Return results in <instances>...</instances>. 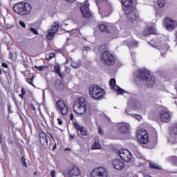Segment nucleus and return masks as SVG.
Returning a JSON list of instances; mask_svg holds the SVG:
<instances>
[{
    "label": "nucleus",
    "instance_id": "nucleus-1",
    "mask_svg": "<svg viewBox=\"0 0 177 177\" xmlns=\"http://www.w3.org/2000/svg\"><path fill=\"white\" fill-rule=\"evenodd\" d=\"M122 3L124 6L123 10L127 20L132 23V24H138L140 21V18L138 12L132 9L133 0H122Z\"/></svg>",
    "mask_w": 177,
    "mask_h": 177
},
{
    "label": "nucleus",
    "instance_id": "nucleus-2",
    "mask_svg": "<svg viewBox=\"0 0 177 177\" xmlns=\"http://www.w3.org/2000/svg\"><path fill=\"white\" fill-rule=\"evenodd\" d=\"M13 10L19 16H27L31 13L32 6L30 3L19 2L13 6Z\"/></svg>",
    "mask_w": 177,
    "mask_h": 177
},
{
    "label": "nucleus",
    "instance_id": "nucleus-3",
    "mask_svg": "<svg viewBox=\"0 0 177 177\" xmlns=\"http://www.w3.org/2000/svg\"><path fill=\"white\" fill-rule=\"evenodd\" d=\"M88 92L91 97L96 100H100L104 97V89L102 88L100 86L91 84L88 88Z\"/></svg>",
    "mask_w": 177,
    "mask_h": 177
},
{
    "label": "nucleus",
    "instance_id": "nucleus-4",
    "mask_svg": "<svg viewBox=\"0 0 177 177\" xmlns=\"http://www.w3.org/2000/svg\"><path fill=\"white\" fill-rule=\"evenodd\" d=\"M102 63L106 66V67H111L115 64V57L110 51H104L100 55Z\"/></svg>",
    "mask_w": 177,
    "mask_h": 177
},
{
    "label": "nucleus",
    "instance_id": "nucleus-5",
    "mask_svg": "<svg viewBox=\"0 0 177 177\" xmlns=\"http://www.w3.org/2000/svg\"><path fill=\"white\" fill-rule=\"evenodd\" d=\"M73 111L76 114L83 115L86 113V100L85 98L80 97L77 102L74 104Z\"/></svg>",
    "mask_w": 177,
    "mask_h": 177
},
{
    "label": "nucleus",
    "instance_id": "nucleus-6",
    "mask_svg": "<svg viewBox=\"0 0 177 177\" xmlns=\"http://www.w3.org/2000/svg\"><path fill=\"white\" fill-rule=\"evenodd\" d=\"M139 77L143 81H147L146 85L147 88H151L156 84V77L151 76L150 71L147 70L141 71Z\"/></svg>",
    "mask_w": 177,
    "mask_h": 177
},
{
    "label": "nucleus",
    "instance_id": "nucleus-7",
    "mask_svg": "<svg viewBox=\"0 0 177 177\" xmlns=\"http://www.w3.org/2000/svg\"><path fill=\"white\" fill-rule=\"evenodd\" d=\"M55 109L58 114L67 115L68 114V106L63 100H58L55 102Z\"/></svg>",
    "mask_w": 177,
    "mask_h": 177
},
{
    "label": "nucleus",
    "instance_id": "nucleus-8",
    "mask_svg": "<svg viewBox=\"0 0 177 177\" xmlns=\"http://www.w3.org/2000/svg\"><path fill=\"white\" fill-rule=\"evenodd\" d=\"M117 154L123 161L131 162L132 161V153L127 149H120L117 151Z\"/></svg>",
    "mask_w": 177,
    "mask_h": 177
},
{
    "label": "nucleus",
    "instance_id": "nucleus-9",
    "mask_svg": "<svg viewBox=\"0 0 177 177\" xmlns=\"http://www.w3.org/2000/svg\"><path fill=\"white\" fill-rule=\"evenodd\" d=\"M109 172L106 167H100L95 168L91 172V177H107Z\"/></svg>",
    "mask_w": 177,
    "mask_h": 177
},
{
    "label": "nucleus",
    "instance_id": "nucleus-10",
    "mask_svg": "<svg viewBox=\"0 0 177 177\" xmlns=\"http://www.w3.org/2000/svg\"><path fill=\"white\" fill-rule=\"evenodd\" d=\"M163 26L167 31H174L177 27V21H175L169 17H166L163 20Z\"/></svg>",
    "mask_w": 177,
    "mask_h": 177
},
{
    "label": "nucleus",
    "instance_id": "nucleus-11",
    "mask_svg": "<svg viewBox=\"0 0 177 177\" xmlns=\"http://www.w3.org/2000/svg\"><path fill=\"white\" fill-rule=\"evenodd\" d=\"M57 30H59V22H55L53 26H51V28L47 30L46 38L48 39V41H52L53 37H55V34L57 32Z\"/></svg>",
    "mask_w": 177,
    "mask_h": 177
},
{
    "label": "nucleus",
    "instance_id": "nucleus-12",
    "mask_svg": "<svg viewBox=\"0 0 177 177\" xmlns=\"http://www.w3.org/2000/svg\"><path fill=\"white\" fill-rule=\"evenodd\" d=\"M137 138L142 145H147L149 143V133L145 130H141L138 132Z\"/></svg>",
    "mask_w": 177,
    "mask_h": 177
},
{
    "label": "nucleus",
    "instance_id": "nucleus-13",
    "mask_svg": "<svg viewBox=\"0 0 177 177\" xmlns=\"http://www.w3.org/2000/svg\"><path fill=\"white\" fill-rule=\"evenodd\" d=\"M81 12L82 13L84 17L86 19H89V17H92V12L89 10V3H86L83 6L80 7Z\"/></svg>",
    "mask_w": 177,
    "mask_h": 177
},
{
    "label": "nucleus",
    "instance_id": "nucleus-14",
    "mask_svg": "<svg viewBox=\"0 0 177 177\" xmlns=\"http://www.w3.org/2000/svg\"><path fill=\"white\" fill-rule=\"evenodd\" d=\"M73 126L75 128L77 135H80V133L81 136H88V133H86V130L84 126L80 125L77 122H73Z\"/></svg>",
    "mask_w": 177,
    "mask_h": 177
},
{
    "label": "nucleus",
    "instance_id": "nucleus-15",
    "mask_svg": "<svg viewBox=\"0 0 177 177\" xmlns=\"http://www.w3.org/2000/svg\"><path fill=\"white\" fill-rule=\"evenodd\" d=\"M169 140L170 142H172V143H177V122L173 126L169 132Z\"/></svg>",
    "mask_w": 177,
    "mask_h": 177
},
{
    "label": "nucleus",
    "instance_id": "nucleus-16",
    "mask_svg": "<svg viewBox=\"0 0 177 177\" xmlns=\"http://www.w3.org/2000/svg\"><path fill=\"white\" fill-rule=\"evenodd\" d=\"M112 165L115 169H117L118 171H121L122 169H124V167H125V163L122 160L114 159L112 160Z\"/></svg>",
    "mask_w": 177,
    "mask_h": 177
},
{
    "label": "nucleus",
    "instance_id": "nucleus-17",
    "mask_svg": "<svg viewBox=\"0 0 177 177\" xmlns=\"http://www.w3.org/2000/svg\"><path fill=\"white\" fill-rule=\"evenodd\" d=\"M159 118L162 122H169L171 121V115L165 110H162L159 112Z\"/></svg>",
    "mask_w": 177,
    "mask_h": 177
},
{
    "label": "nucleus",
    "instance_id": "nucleus-18",
    "mask_svg": "<svg viewBox=\"0 0 177 177\" xmlns=\"http://www.w3.org/2000/svg\"><path fill=\"white\" fill-rule=\"evenodd\" d=\"M54 86L57 91L59 92H64L67 87L66 86V84L62 82V80L57 79L54 84Z\"/></svg>",
    "mask_w": 177,
    "mask_h": 177
},
{
    "label": "nucleus",
    "instance_id": "nucleus-19",
    "mask_svg": "<svg viewBox=\"0 0 177 177\" xmlns=\"http://www.w3.org/2000/svg\"><path fill=\"white\" fill-rule=\"evenodd\" d=\"M81 175V170H80L77 166L73 165V167L68 170V177H76Z\"/></svg>",
    "mask_w": 177,
    "mask_h": 177
},
{
    "label": "nucleus",
    "instance_id": "nucleus-20",
    "mask_svg": "<svg viewBox=\"0 0 177 177\" xmlns=\"http://www.w3.org/2000/svg\"><path fill=\"white\" fill-rule=\"evenodd\" d=\"M118 132L121 135H127V133L129 132V124L124 123L122 125L118 127Z\"/></svg>",
    "mask_w": 177,
    "mask_h": 177
},
{
    "label": "nucleus",
    "instance_id": "nucleus-21",
    "mask_svg": "<svg viewBox=\"0 0 177 177\" xmlns=\"http://www.w3.org/2000/svg\"><path fill=\"white\" fill-rule=\"evenodd\" d=\"M39 142L41 145H46V146H49V142L48 140V137L46 133L44 131H41L39 134Z\"/></svg>",
    "mask_w": 177,
    "mask_h": 177
},
{
    "label": "nucleus",
    "instance_id": "nucleus-22",
    "mask_svg": "<svg viewBox=\"0 0 177 177\" xmlns=\"http://www.w3.org/2000/svg\"><path fill=\"white\" fill-rule=\"evenodd\" d=\"M156 34H157V30L151 26L146 28L142 32L144 37H149V35H156Z\"/></svg>",
    "mask_w": 177,
    "mask_h": 177
},
{
    "label": "nucleus",
    "instance_id": "nucleus-23",
    "mask_svg": "<svg viewBox=\"0 0 177 177\" xmlns=\"http://www.w3.org/2000/svg\"><path fill=\"white\" fill-rule=\"evenodd\" d=\"M111 12H113L111 6H106L102 11L100 12V13L102 17H107L110 16Z\"/></svg>",
    "mask_w": 177,
    "mask_h": 177
},
{
    "label": "nucleus",
    "instance_id": "nucleus-24",
    "mask_svg": "<svg viewBox=\"0 0 177 177\" xmlns=\"http://www.w3.org/2000/svg\"><path fill=\"white\" fill-rule=\"evenodd\" d=\"M110 24H100L98 25V28L102 32H107L110 34Z\"/></svg>",
    "mask_w": 177,
    "mask_h": 177
},
{
    "label": "nucleus",
    "instance_id": "nucleus-25",
    "mask_svg": "<svg viewBox=\"0 0 177 177\" xmlns=\"http://www.w3.org/2000/svg\"><path fill=\"white\" fill-rule=\"evenodd\" d=\"M48 134L50 135L51 139H53V142H52V140L50 138L49 147H52L53 146V150H55L57 147L56 141H55V138H53V136L52 135V133H48Z\"/></svg>",
    "mask_w": 177,
    "mask_h": 177
},
{
    "label": "nucleus",
    "instance_id": "nucleus-26",
    "mask_svg": "<svg viewBox=\"0 0 177 177\" xmlns=\"http://www.w3.org/2000/svg\"><path fill=\"white\" fill-rule=\"evenodd\" d=\"M55 73L56 74L59 75V77H60L61 80H63V75L62 74L60 65H57L54 66Z\"/></svg>",
    "mask_w": 177,
    "mask_h": 177
},
{
    "label": "nucleus",
    "instance_id": "nucleus-27",
    "mask_svg": "<svg viewBox=\"0 0 177 177\" xmlns=\"http://www.w3.org/2000/svg\"><path fill=\"white\" fill-rule=\"evenodd\" d=\"M19 96L21 100H24V97H27V92L26 91V88H24V87L21 88V94H19Z\"/></svg>",
    "mask_w": 177,
    "mask_h": 177
},
{
    "label": "nucleus",
    "instance_id": "nucleus-28",
    "mask_svg": "<svg viewBox=\"0 0 177 177\" xmlns=\"http://www.w3.org/2000/svg\"><path fill=\"white\" fill-rule=\"evenodd\" d=\"M92 150H100L102 149V145L99 143V142L95 141L91 146Z\"/></svg>",
    "mask_w": 177,
    "mask_h": 177
},
{
    "label": "nucleus",
    "instance_id": "nucleus-29",
    "mask_svg": "<svg viewBox=\"0 0 177 177\" xmlns=\"http://www.w3.org/2000/svg\"><path fill=\"white\" fill-rule=\"evenodd\" d=\"M109 86H111V88L112 89H115V86H118L117 85V81L115 80V78H111L110 80H109Z\"/></svg>",
    "mask_w": 177,
    "mask_h": 177
},
{
    "label": "nucleus",
    "instance_id": "nucleus-30",
    "mask_svg": "<svg viewBox=\"0 0 177 177\" xmlns=\"http://www.w3.org/2000/svg\"><path fill=\"white\" fill-rule=\"evenodd\" d=\"M113 91H116L118 95H124L125 93V90L121 88L120 86H115V88L113 89Z\"/></svg>",
    "mask_w": 177,
    "mask_h": 177
},
{
    "label": "nucleus",
    "instance_id": "nucleus-31",
    "mask_svg": "<svg viewBox=\"0 0 177 177\" xmlns=\"http://www.w3.org/2000/svg\"><path fill=\"white\" fill-rule=\"evenodd\" d=\"M169 161L171 162L174 165H177V156H172L169 158Z\"/></svg>",
    "mask_w": 177,
    "mask_h": 177
},
{
    "label": "nucleus",
    "instance_id": "nucleus-32",
    "mask_svg": "<svg viewBox=\"0 0 177 177\" xmlns=\"http://www.w3.org/2000/svg\"><path fill=\"white\" fill-rule=\"evenodd\" d=\"M149 168H151V169H161L160 166L152 162H149Z\"/></svg>",
    "mask_w": 177,
    "mask_h": 177
},
{
    "label": "nucleus",
    "instance_id": "nucleus-33",
    "mask_svg": "<svg viewBox=\"0 0 177 177\" xmlns=\"http://www.w3.org/2000/svg\"><path fill=\"white\" fill-rule=\"evenodd\" d=\"M156 145H157V138H154L153 141H150V145H148V149H154Z\"/></svg>",
    "mask_w": 177,
    "mask_h": 177
},
{
    "label": "nucleus",
    "instance_id": "nucleus-34",
    "mask_svg": "<svg viewBox=\"0 0 177 177\" xmlns=\"http://www.w3.org/2000/svg\"><path fill=\"white\" fill-rule=\"evenodd\" d=\"M157 3L159 8H164V6L165 5V0H158Z\"/></svg>",
    "mask_w": 177,
    "mask_h": 177
},
{
    "label": "nucleus",
    "instance_id": "nucleus-35",
    "mask_svg": "<svg viewBox=\"0 0 177 177\" xmlns=\"http://www.w3.org/2000/svg\"><path fill=\"white\" fill-rule=\"evenodd\" d=\"M160 50L162 56L167 55V47L162 46L161 48H160Z\"/></svg>",
    "mask_w": 177,
    "mask_h": 177
},
{
    "label": "nucleus",
    "instance_id": "nucleus-36",
    "mask_svg": "<svg viewBox=\"0 0 177 177\" xmlns=\"http://www.w3.org/2000/svg\"><path fill=\"white\" fill-rule=\"evenodd\" d=\"M55 52H56V53H61V55H66V48H61V49H57V50H55Z\"/></svg>",
    "mask_w": 177,
    "mask_h": 177
},
{
    "label": "nucleus",
    "instance_id": "nucleus-37",
    "mask_svg": "<svg viewBox=\"0 0 177 177\" xmlns=\"http://www.w3.org/2000/svg\"><path fill=\"white\" fill-rule=\"evenodd\" d=\"M21 161L24 167H25V168H28V165H27V162L26 161V158H24V156H22L21 158Z\"/></svg>",
    "mask_w": 177,
    "mask_h": 177
},
{
    "label": "nucleus",
    "instance_id": "nucleus-38",
    "mask_svg": "<svg viewBox=\"0 0 177 177\" xmlns=\"http://www.w3.org/2000/svg\"><path fill=\"white\" fill-rule=\"evenodd\" d=\"M71 67H73V68H78V67H80V63L77 62H73L71 64Z\"/></svg>",
    "mask_w": 177,
    "mask_h": 177
},
{
    "label": "nucleus",
    "instance_id": "nucleus-39",
    "mask_svg": "<svg viewBox=\"0 0 177 177\" xmlns=\"http://www.w3.org/2000/svg\"><path fill=\"white\" fill-rule=\"evenodd\" d=\"M33 80L34 76H32L31 78H26V82H28L30 85H32V86H35V85H34V83H32Z\"/></svg>",
    "mask_w": 177,
    "mask_h": 177
},
{
    "label": "nucleus",
    "instance_id": "nucleus-40",
    "mask_svg": "<svg viewBox=\"0 0 177 177\" xmlns=\"http://www.w3.org/2000/svg\"><path fill=\"white\" fill-rule=\"evenodd\" d=\"M131 46L136 47V46H138V45H139V41H138L136 40H132L131 42Z\"/></svg>",
    "mask_w": 177,
    "mask_h": 177
},
{
    "label": "nucleus",
    "instance_id": "nucleus-41",
    "mask_svg": "<svg viewBox=\"0 0 177 177\" xmlns=\"http://www.w3.org/2000/svg\"><path fill=\"white\" fill-rule=\"evenodd\" d=\"M30 31H31V32H32V34H34L35 35H38V30H37L35 28H30Z\"/></svg>",
    "mask_w": 177,
    "mask_h": 177
},
{
    "label": "nucleus",
    "instance_id": "nucleus-42",
    "mask_svg": "<svg viewBox=\"0 0 177 177\" xmlns=\"http://www.w3.org/2000/svg\"><path fill=\"white\" fill-rule=\"evenodd\" d=\"M98 133L99 135H101V136H103V135H104V131H103V129H102V127L100 126L98 127Z\"/></svg>",
    "mask_w": 177,
    "mask_h": 177
},
{
    "label": "nucleus",
    "instance_id": "nucleus-43",
    "mask_svg": "<svg viewBox=\"0 0 177 177\" xmlns=\"http://www.w3.org/2000/svg\"><path fill=\"white\" fill-rule=\"evenodd\" d=\"M133 117H134V118L138 120V121L142 120V115H140L139 114H134Z\"/></svg>",
    "mask_w": 177,
    "mask_h": 177
},
{
    "label": "nucleus",
    "instance_id": "nucleus-44",
    "mask_svg": "<svg viewBox=\"0 0 177 177\" xmlns=\"http://www.w3.org/2000/svg\"><path fill=\"white\" fill-rule=\"evenodd\" d=\"M34 67H35V68H37L39 71H42L44 68V67L42 66H38L35 65Z\"/></svg>",
    "mask_w": 177,
    "mask_h": 177
},
{
    "label": "nucleus",
    "instance_id": "nucleus-45",
    "mask_svg": "<svg viewBox=\"0 0 177 177\" xmlns=\"http://www.w3.org/2000/svg\"><path fill=\"white\" fill-rule=\"evenodd\" d=\"M19 23L21 27H22L23 28H26V24L23 21H19Z\"/></svg>",
    "mask_w": 177,
    "mask_h": 177
},
{
    "label": "nucleus",
    "instance_id": "nucleus-46",
    "mask_svg": "<svg viewBox=\"0 0 177 177\" xmlns=\"http://www.w3.org/2000/svg\"><path fill=\"white\" fill-rule=\"evenodd\" d=\"M57 121L58 122V125H63V120H60V118H57Z\"/></svg>",
    "mask_w": 177,
    "mask_h": 177
},
{
    "label": "nucleus",
    "instance_id": "nucleus-47",
    "mask_svg": "<svg viewBox=\"0 0 177 177\" xmlns=\"http://www.w3.org/2000/svg\"><path fill=\"white\" fill-rule=\"evenodd\" d=\"M48 56L51 57V59H53V57H55L56 54L55 53H50Z\"/></svg>",
    "mask_w": 177,
    "mask_h": 177
},
{
    "label": "nucleus",
    "instance_id": "nucleus-48",
    "mask_svg": "<svg viewBox=\"0 0 177 177\" xmlns=\"http://www.w3.org/2000/svg\"><path fill=\"white\" fill-rule=\"evenodd\" d=\"M1 66H2V67H4V68H8V67H9V66L8 65V64L4 63V62H3V63L1 64Z\"/></svg>",
    "mask_w": 177,
    "mask_h": 177
},
{
    "label": "nucleus",
    "instance_id": "nucleus-49",
    "mask_svg": "<svg viewBox=\"0 0 177 177\" xmlns=\"http://www.w3.org/2000/svg\"><path fill=\"white\" fill-rule=\"evenodd\" d=\"M55 175H56V171L52 170L50 172L51 177H55Z\"/></svg>",
    "mask_w": 177,
    "mask_h": 177
},
{
    "label": "nucleus",
    "instance_id": "nucleus-50",
    "mask_svg": "<svg viewBox=\"0 0 177 177\" xmlns=\"http://www.w3.org/2000/svg\"><path fill=\"white\" fill-rule=\"evenodd\" d=\"M6 28H7V30H11V28H13V25L7 24Z\"/></svg>",
    "mask_w": 177,
    "mask_h": 177
},
{
    "label": "nucleus",
    "instance_id": "nucleus-51",
    "mask_svg": "<svg viewBox=\"0 0 177 177\" xmlns=\"http://www.w3.org/2000/svg\"><path fill=\"white\" fill-rule=\"evenodd\" d=\"M70 120L71 121H74V114L73 113L70 114Z\"/></svg>",
    "mask_w": 177,
    "mask_h": 177
},
{
    "label": "nucleus",
    "instance_id": "nucleus-52",
    "mask_svg": "<svg viewBox=\"0 0 177 177\" xmlns=\"http://www.w3.org/2000/svg\"><path fill=\"white\" fill-rule=\"evenodd\" d=\"M66 2H69V3H73L75 2V0H65Z\"/></svg>",
    "mask_w": 177,
    "mask_h": 177
},
{
    "label": "nucleus",
    "instance_id": "nucleus-53",
    "mask_svg": "<svg viewBox=\"0 0 177 177\" xmlns=\"http://www.w3.org/2000/svg\"><path fill=\"white\" fill-rule=\"evenodd\" d=\"M46 60H48V61L52 60V58L50 57V55H47V56L46 57Z\"/></svg>",
    "mask_w": 177,
    "mask_h": 177
},
{
    "label": "nucleus",
    "instance_id": "nucleus-54",
    "mask_svg": "<svg viewBox=\"0 0 177 177\" xmlns=\"http://www.w3.org/2000/svg\"><path fill=\"white\" fill-rule=\"evenodd\" d=\"M30 107L31 110H35V107L34 106V105L30 104Z\"/></svg>",
    "mask_w": 177,
    "mask_h": 177
},
{
    "label": "nucleus",
    "instance_id": "nucleus-55",
    "mask_svg": "<svg viewBox=\"0 0 177 177\" xmlns=\"http://www.w3.org/2000/svg\"><path fill=\"white\" fill-rule=\"evenodd\" d=\"M8 110L9 114H10V113H12V112L10 111V105L8 106Z\"/></svg>",
    "mask_w": 177,
    "mask_h": 177
},
{
    "label": "nucleus",
    "instance_id": "nucleus-56",
    "mask_svg": "<svg viewBox=\"0 0 177 177\" xmlns=\"http://www.w3.org/2000/svg\"><path fill=\"white\" fill-rule=\"evenodd\" d=\"M70 138L71 139H74V138H75V136L74 135H70Z\"/></svg>",
    "mask_w": 177,
    "mask_h": 177
},
{
    "label": "nucleus",
    "instance_id": "nucleus-57",
    "mask_svg": "<svg viewBox=\"0 0 177 177\" xmlns=\"http://www.w3.org/2000/svg\"><path fill=\"white\" fill-rule=\"evenodd\" d=\"M33 175H35V176H37V175H38V172L34 171V172H33Z\"/></svg>",
    "mask_w": 177,
    "mask_h": 177
},
{
    "label": "nucleus",
    "instance_id": "nucleus-58",
    "mask_svg": "<svg viewBox=\"0 0 177 177\" xmlns=\"http://www.w3.org/2000/svg\"><path fill=\"white\" fill-rule=\"evenodd\" d=\"M70 151V148H66L65 151Z\"/></svg>",
    "mask_w": 177,
    "mask_h": 177
},
{
    "label": "nucleus",
    "instance_id": "nucleus-59",
    "mask_svg": "<svg viewBox=\"0 0 177 177\" xmlns=\"http://www.w3.org/2000/svg\"><path fill=\"white\" fill-rule=\"evenodd\" d=\"M65 70H66V71H67V70H70V68H69V67H66V68H65Z\"/></svg>",
    "mask_w": 177,
    "mask_h": 177
},
{
    "label": "nucleus",
    "instance_id": "nucleus-60",
    "mask_svg": "<svg viewBox=\"0 0 177 177\" xmlns=\"http://www.w3.org/2000/svg\"><path fill=\"white\" fill-rule=\"evenodd\" d=\"M0 75H2V70L0 68Z\"/></svg>",
    "mask_w": 177,
    "mask_h": 177
},
{
    "label": "nucleus",
    "instance_id": "nucleus-61",
    "mask_svg": "<svg viewBox=\"0 0 177 177\" xmlns=\"http://www.w3.org/2000/svg\"><path fill=\"white\" fill-rule=\"evenodd\" d=\"M176 40L177 41V35H176Z\"/></svg>",
    "mask_w": 177,
    "mask_h": 177
},
{
    "label": "nucleus",
    "instance_id": "nucleus-62",
    "mask_svg": "<svg viewBox=\"0 0 177 177\" xmlns=\"http://www.w3.org/2000/svg\"><path fill=\"white\" fill-rule=\"evenodd\" d=\"M88 0H86L85 2H87Z\"/></svg>",
    "mask_w": 177,
    "mask_h": 177
}]
</instances>
